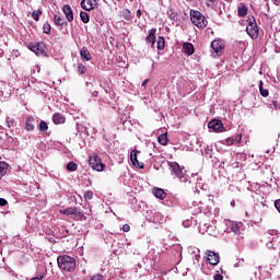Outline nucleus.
<instances>
[{"label": "nucleus", "mask_w": 280, "mask_h": 280, "mask_svg": "<svg viewBox=\"0 0 280 280\" xmlns=\"http://www.w3.org/2000/svg\"><path fill=\"white\" fill-rule=\"evenodd\" d=\"M117 1H121V0H117Z\"/></svg>", "instance_id": "nucleus-51"}, {"label": "nucleus", "mask_w": 280, "mask_h": 280, "mask_svg": "<svg viewBox=\"0 0 280 280\" xmlns=\"http://www.w3.org/2000/svg\"><path fill=\"white\" fill-rule=\"evenodd\" d=\"M234 143H242V133L237 135V136L234 138Z\"/></svg>", "instance_id": "nucleus-37"}, {"label": "nucleus", "mask_w": 280, "mask_h": 280, "mask_svg": "<svg viewBox=\"0 0 280 280\" xmlns=\"http://www.w3.org/2000/svg\"><path fill=\"white\" fill-rule=\"evenodd\" d=\"M208 128L214 132H222V130H224V125L222 124V120L213 119L208 122Z\"/></svg>", "instance_id": "nucleus-8"}, {"label": "nucleus", "mask_w": 280, "mask_h": 280, "mask_svg": "<svg viewBox=\"0 0 280 280\" xmlns=\"http://www.w3.org/2000/svg\"><path fill=\"white\" fill-rule=\"evenodd\" d=\"M234 143H235V138H228L225 140V144H228V145H233Z\"/></svg>", "instance_id": "nucleus-36"}, {"label": "nucleus", "mask_w": 280, "mask_h": 280, "mask_svg": "<svg viewBox=\"0 0 280 280\" xmlns=\"http://www.w3.org/2000/svg\"><path fill=\"white\" fill-rule=\"evenodd\" d=\"M273 3H275L276 5H279L280 0H273Z\"/></svg>", "instance_id": "nucleus-46"}, {"label": "nucleus", "mask_w": 280, "mask_h": 280, "mask_svg": "<svg viewBox=\"0 0 280 280\" xmlns=\"http://www.w3.org/2000/svg\"><path fill=\"white\" fill-rule=\"evenodd\" d=\"M73 215H77L79 220H86V217H84V212L78 208H73Z\"/></svg>", "instance_id": "nucleus-26"}, {"label": "nucleus", "mask_w": 280, "mask_h": 280, "mask_svg": "<svg viewBox=\"0 0 280 280\" xmlns=\"http://www.w3.org/2000/svg\"><path fill=\"white\" fill-rule=\"evenodd\" d=\"M246 14H248V7H246V4H242L241 7H238L237 15L244 18L246 16Z\"/></svg>", "instance_id": "nucleus-22"}, {"label": "nucleus", "mask_w": 280, "mask_h": 280, "mask_svg": "<svg viewBox=\"0 0 280 280\" xmlns=\"http://www.w3.org/2000/svg\"><path fill=\"white\" fill-rule=\"evenodd\" d=\"M145 43H151V47H154L156 43V28H152L149 35L145 37Z\"/></svg>", "instance_id": "nucleus-14"}, {"label": "nucleus", "mask_w": 280, "mask_h": 280, "mask_svg": "<svg viewBox=\"0 0 280 280\" xmlns=\"http://www.w3.org/2000/svg\"><path fill=\"white\" fill-rule=\"evenodd\" d=\"M37 128H38L39 132H47L49 130V125H47V121L40 120Z\"/></svg>", "instance_id": "nucleus-25"}, {"label": "nucleus", "mask_w": 280, "mask_h": 280, "mask_svg": "<svg viewBox=\"0 0 280 280\" xmlns=\"http://www.w3.org/2000/svg\"><path fill=\"white\" fill-rule=\"evenodd\" d=\"M67 119L65 118V116H62L60 113H55L52 115V122L58 126L60 124H65Z\"/></svg>", "instance_id": "nucleus-17"}, {"label": "nucleus", "mask_w": 280, "mask_h": 280, "mask_svg": "<svg viewBox=\"0 0 280 280\" xmlns=\"http://www.w3.org/2000/svg\"><path fill=\"white\" fill-rule=\"evenodd\" d=\"M167 132L162 133L158 137V143H160V145H167Z\"/></svg>", "instance_id": "nucleus-24"}, {"label": "nucleus", "mask_w": 280, "mask_h": 280, "mask_svg": "<svg viewBox=\"0 0 280 280\" xmlns=\"http://www.w3.org/2000/svg\"><path fill=\"white\" fill-rule=\"evenodd\" d=\"M89 165L96 172H104V167H106V164L102 163V159L95 153L90 156Z\"/></svg>", "instance_id": "nucleus-4"}, {"label": "nucleus", "mask_w": 280, "mask_h": 280, "mask_svg": "<svg viewBox=\"0 0 280 280\" xmlns=\"http://www.w3.org/2000/svg\"><path fill=\"white\" fill-rule=\"evenodd\" d=\"M271 104L275 108H277V101H272Z\"/></svg>", "instance_id": "nucleus-45"}, {"label": "nucleus", "mask_w": 280, "mask_h": 280, "mask_svg": "<svg viewBox=\"0 0 280 280\" xmlns=\"http://www.w3.org/2000/svg\"><path fill=\"white\" fill-rule=\"evenodd\" d=\"M168 167L179 178L182 183H187V176L183 172V168H180V165L177 162H168Z\"/></svg>", "instance_id": "nucleus-5"}, {"label": "nucleus", "mask_w": 280, "mask_h": 280, "mask_svg": "<svg viewBox=\"0 0 280 280\" xmlns=\"http://www.w3.org/2000/svg\"><path fill=\"white\" fill-rule=\"evenodd\" d=\"M8 163L0 161V180L8 174Z\"/></svg>", "instance_id": "nucleus-20"}, {"label": "nucleus", "mask_w": 280, "mask_h": 280, "mask_svg": "<svg viewBox=\"0 0 280 280\" xmlns=\"http://www.w3.org/2000/svg\"><path fill=\"white\" fill-rule=\"evenodd\" d=\"M136 14L138 19H141V15L143 14V12L141 11V9H138Z\"/></svg>", "instance_id": "nucleus-41"}, {"label": "nucleus", "mask_w": 280, "mask_h": 280, "mask_svg": "<svg viewBox=\"0 0 280 280\" xmlns=\"http://www.w3.org/2000/svg\"><path fill=\"white\" fill-rule=\"evenodd\" d=\"M81 60L83 62H89V60H92L91 51H89V48L82 47L80 50Z\"/></svg>", "instance_id": "nucleus-15"}, {"label": "nucleus", "mask_w": 280, "mask_h": 280, "mask_svg": "<svg viewBox=\"0 0 280 280\" xmlns=\"http://www.w3.org/2000/svg\"><path fill=\"white\" fill-rule=\"evenodd\" d=\"M68 172H75L78 170V164L75 162H69L67 164Z\"/></svg>", "instance_id": "nucleus-29"}, {"label": "nucleus", "mask_w": 280, "mask_h": 280, "mask_svg": "<svg viewBox=\"0 0 280 280\" xmlns=\"http://www.w3.org/2000/svg\"><path fill=\"white\" fill-rule=\"evenodd\" d=\"M62 12L69 23H72L73 21V9H71V5L65 4Z\"/></svg>", "instance_id": "nucleus-11"}, {"label": "nucleus", "mask_w": 280, "mask_h": 280, "mask_svg": "<svg viewBox=\"0 0 280 280\" xmlns=\"http://www.w3.org/2000/svg\"><path fill=\"white\" fill-rule=\"evenodd\" d=\"M80 19H81L82 23H89V21H91L89 13H86L84 11L80 12Z\"/></svg>", "instance_id": "nucleus-28"}, {"label": "nucleus", "mask_w": 280, "mask_h": 280, "mask_svg": "<svg viewBox=\"0 0 280 280\" xmlns=\"http://www.w3.org/2000/svg\"><path fill=\"white\" fill-rule=\"evenodd\" d=\"M207 261L211 266H218V264H220V255L212 250H208L207 252Z\"/></svg>", "instance_id": "nucleus-9"}, {"label": "nucleus", "mask_w": 280, "mask_h": 280, "mask_svg": "<svg viewBox=\"0 0 280 280\" xmlns=\"http://www.w3.org/2000/svg\"><path fill=\"white\" fill-rule=\"evenodd\" d=\"M43 277H45V275H42V276H39V277H34V278H32L31 280H43Z\"/></svg>", "instance_id": "nucleus-42"}, {"label": "nucleus", "mask_w": 280, "mask_h": 280, "mask_svg": "<svg viewBox=\"0 0 280 280\" xmlns=\"http://www.w3.org/2000/svg\"><path fill=\"white\" fill-rule=\"evenodd\" d=\"M122 231H124V233H128L129 231H130V225L129 224H124L122 225Z\"/></svg>", "instance_id": "nucleus-38"}, {"label": "nucleus", "mask_w": 280, "mask_h": 280, "mask_svg": "<svg viewBox=\"0 0 280 280\" xmlns=\"http://www.w3.org/2000/svg\"><path fill=\"white\" fill-rule=\"evenodd\" d=\"M60 213H62V215H73V208H67L65 210H60Z\"/></svg>", "instance_id": "nucleus-33"}, {"label": "nucleus", "mask_w": 280, "mask_h": 280, "mask_svg": "<svg viewBox=\"0 0 280 280\" xmlns=\"http://www.w3.org/2000/svg\"><path fill=\"white\" fill-rule=\"evenodd\" d=\"M8 205V200L0 198V207H5Z\"/></svg>", "instance_id": "nucleus-39"}, {"label": "nucleus", "mask_w": 280, "mask_h": 280, "mask_svg": "<svg viewBox=\"0 0 280 280\" xmlns=\"http://www.w3.org/2000/svg\"><path fill=\"white\" fill-rule=\"evenodd\" d=\"M97 7V0H82L81 8L86 12H91V10H95Z\"/></svg>", "instance_id": "nucleus-10"}, {"label": "nucleus", "mask_w": 280, "mask_h": 280, "mask_svg": "<svg viewBox=\"0 0 280 280\" xmlns=\"http://www.w3.org/2000/svg\"><path fill=\"white\" fill-rule=\"evenodd\" d=\"M153 195L160 200H165V198L167 197V194L165 192V190H163V188H154Z\"/></svg>", "instance_id": "nucleus-18"}, {"label": "nucleus", "mask_w": 280, "mask_h": 280, "mask_svg": "<svg viewBox=\"0 0 280 280\" xmlns=\"http://www.w3.org/2000/svg\"><path fill=\"white\" fill-rule=\"evenodd\" d=\"M150 82V79H145L143 82H142V86H148V83Z\"/></svg>", "instance_id": "nucleus-43"}, {"label": "nucleus", "mask_w": 280, "mask_h": 280, "mask_svg": "<svg viewBox=\"0 0 280 280\" xmlns=\"http://www.w3.org/2000/svg\"><path fill=\"white\" fill-rule=\"evenodd\" d=\"M156 49H159V51H163V49H165V37L163 36L158 37Z\"/></svg>", "instance_id": "nucleus-21"}, {"label": "nucleus", "mask_w": 280, "mask_h": 280, "mask_svg": "<svg viewBox=\"0 0 280 280\" xmlns=\"http://www.w3.org/2000/svg\"><path fill=\"white\" fill-rule=\"evenodd\" d=\"M211 49L214 51L215 56H222V51H224V40L222 39H214L211 43Z\"/></svg>", "instance_id": "nucleus-7"}, {"label": "nucleus", "mask_w": 280, "mask_h": 280, "mask_svg": "<svg viewBox=\"0 0 280 280\" xmlns=\"http://www.w3.org/2000/svg\"><path fill=\"white\" fill-rule=\"evenodd\" d=\"M232 205H235V201H233Z\"/></svg>", "instance_id": "nucleus-49"}, {"label": "nucleus", "mask_w": 280, "mask_h": 280, "mask_svg": "<svg viewBox=\"0 0 280 280\" xmlns=\"http://www.w3.org/2000/svg\"><path fill=\"white\" fill-rule=\"evenodd\" d=\"M208 1H210L211 3H213L215 0H208Z\"/></svg>", "instance_id": "nucleus-48"}, {"label": "nucleus", "mask_w": 280, "mask_h": 280, "mask_svg": "<svg viewBox=\"0 0 280 280\" xmlns=\"http://www.w3.org/2000/svg\"><path fill=\"white\" fill-rule=\"evenodd\" d=\"M91 280H104V276L101 273H97V275L92 276Z\"/></svg>", "instance_id": "nucleus-35"}, {"label": "nucleus", "mask_w": 280, "mask_h": 280, "mask_svg": "<svg viewBox=\"0 0 280 280\" xmlns=\"http://www.w3.org/2000/svg\"><path fill=\"white\" fill-rule=\"evenodd\" d=\"M84 200L89 201V200H93V191L92 190H88L84 192L83 195Z\"/></svg>", "instance_id": "nucleus-32"}, {"label": "nucleus", "mask_w": 280, "mask_h": 280, "mask_svg": "<svg viewBox=\"0 0 280 280\" xmlns=\"http://www.w3.org/2000/svg\"><path fill=\"white\" fill-rule=\"evenodd\" d=\"M183 51L187 56H194V51H195L194 44H191L189 42L184 43L183 44Z\"/></svg>", "instance_id": "nucleus-16"}, {"label": "nucleus", "mask_w": 280, "mask_h": 280, "mask_svg": "<svg viewBox=\"0 0 280 280\" xmlns=\"http://www.w3.org/2000/svg\"><path fill=\"white\" fill-rule=\"evenodd\" d=\"M190 21L192 25L198 27V30H205V27L209 24L207 18L198 10H190Z\"/></svg>", "instance_id": "nucleus-2"}, {"label": "nucleus", "mask_w": 280, "mask_h": 280, "mask_svg": "<svg viewBox=\"0 0 280 280\" xmlns=\"http://www.w3.org/2000/svg\"><path fill=\"white\" fill-rule=\"evenodd\" d=\"M9 126H14V120H8Z\"/></svg>", "instance_id": "nucleus-44"}, {"label": "nucleus", "mask_w": 280, "mask_h": 280, "mask_svg": "<svg viewBox=\"0 0 280 280\" xmlns=\"http://www.w3.org/2000/svg\"><path fill=\"white\" fill-rule=\"evenodd\" d=\"M231 231L233 233H240V225L237 223H232Z\"/></svg>", "instance_id": "nucleus-34"}, {"label": "nucleus", "mask_w": 280, "mask_h": 280, "mask_svg": "<svg viewBox=\"0 0 280 280\" xmlns=\"http://www.w3.org/2000/svg\"><path fill=\"white\" fill-rule=\"evenodd\" d=\"M246 32L253 40L259 38V27L257 26V20H255L254 16L248 18Z\"/></svg>", "instance_id": "nucleus-3"}, {"label": "nucleus", "mask_w": 280, "mask_h": 280, "mask_svg": "<svg viewBox=\"0 0 280 280\" xmlns=\"http://www.w3.org/2000/svg\"><path fill=\"white\" fill-rule=\"evenodd\" d=\"M27 49H30V51H33V54H35L36 56H45V49H47V46L43 42L35 44L30 43L27 45Z\"/></svg>", "instance_id": "nucleus-6"}, {"label": "nucleus", "mask_w": 280, "mask_h": 280, "mask_svg": "<svg viewBox=\"0 0 280 280\" xmlns=\"http://www.w3.org/2000/svg\"><path fill=\"white\" fill-rule=\"evenodd\" d=\"M54 23L55 25H57L58 27H65V25H67V21L65 20V18L55 14L54 16Z\"/></svg>", "instance_id": "nucleus-19"}, {"label": "nucleus", "mask_w": 280, "mask_h": 280, "mask_svg": "<svg viewBox=\"0 0 280 280\" xmlns=\"http://www.w3.org/2000/svg\"><path fill=\"white\" fill-rule=\"evenodd\" d=\"M138 152L139 151L135 150L133 153H131L130 161H131L133 167H139V170H143V167H145V165L143 164V162H139V160H137Z\"/></svg>", "instance_id": "nucleus-12"}, {"label": "nucleus", "mask_w": 280, "mask_h": 280, "mask_svg": "<svg viewBox=\"0 0 280 280\" xmlns=\"http://www.w3.org/2000/svg\"><path fill=\"white\" fill-rule=\"evenodd\" d=\"M224 276H222L221 273H217L214 275V280H223Z\"/></svg>", "instance_id": "nucleus-40"}, {"label": "nucleus", "mask_w": 280, "mask_h": 280, "mask_svg": "<svg viewBox=\"0 0 280 280\" xmlns=\"http://www.w3.org/2000/svg\"><path fill=\"white\" fill-rule=\"evenodd\" d=\"M93 95H94V97H97L98 92H97V91H94V92H93Z\"/></svg>", "instance_id": "nucleus-47"}, {"label": "nucleus", "mask_w": 280, "mask_h": 280, "mask_svg": "<svg viewBox=\"0 0 280 280\" xmlns=\"http://www.w3.org/2000/svg\"><path fill=\"white\" fill-rule=\"evenodd\" d=\"M78 73H80L81 75H84V73H86V66L79 63L78 65Z\"/></svg>", "instance_id": "nucleus-31"}, {"label": "nucleus", "mask_w": 280, "mask_h": 280, "mask_svg": "<svg viewBox=\"0 0 280 280\" xmlns=\"http://www.w3.org/2000/svg\"><path fill=\"white\" fill-rule=\"evenodd\" d=\"M43 30H44V34H51V25L49 24V22H46L43 25Z\"/></svg>", "instance_id": "nucleus-30"}, {"label": "nucleus", "mask_w": 280, "mask_h": 280, "mask_svg": "<svg viewBox=\"0 0 280 280\" xmlns=\"http://www.w3.org/2000/svg\"><path fill=\"white\" fill-rule=\"evenodd\" d=\"M259 93L262 97H268V95H270V92L268 91V89H264V81H259Z\"/></svg>", "instance_id": "nucleus-23"}, {"label": "nucleus", "mask_w": 280, "mask_h": 280, "mask_svg": "<svg viewBox=\"0 0 280 280\" xmlns=\"http://www.w3.org/2000/svg\"><path fill=\"white\" fill-rule=\"evenodd\" d=\"M226 1L231 2V0H226Z\"/></svg>", "instance_id": "nucleus-50"}, {"label": "nucleus", "mask_w": 280, "mask_h": 280, "mask_svg": "<svg viewBox=\"0 0 280 280\" xmlns=\"http://www.w3.org/2000/svg\"><path fill=\"white\" fill-rule=\"evenodd\" d=\"M43 14V11H40V9L38 10H34L31 14L32 19H34L35 21H40V15Z\"/></svg>", "instance_id": "nucleus-27"}, {"label": "nucleus", "mask_w": 280, "mask_h": 280, "mask_svg": "<svg viewBox=\"0 0 280 280\" xmlns=\"http://www.w3.org/2000/svg\"><path fill=\"white\" fill-rule=\"evenodd\" d=\"M57 264L60 270H65L66 272H75V258L69 255L58 256Z\"/></svg>", "instance_id": "nucleus-1"}, {"label": "nucleus", "mask_w": 280, "mask_h": 280, "mask_svg": "<svg viewBox=\"0 0 280 280\" xmlns=\"http://www.w3.org/2000/svg\"><path fill=\"white\" fill-rule=\"evenodd\" d=\"M35 121L36 118H34V116H28L25 121L24 130H26V132H32L35 128Z\"/></svg>", "instance_id": "nucleus-13"}]
</instances>
